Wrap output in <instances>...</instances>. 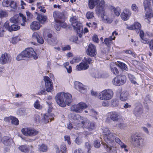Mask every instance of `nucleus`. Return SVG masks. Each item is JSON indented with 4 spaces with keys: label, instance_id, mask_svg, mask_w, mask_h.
<instances>
[{
    "label": "nucleus",
    "instance_id": "56",
    "mask_svg": "<svg viewBox=\"0 0 153 153\" xmlns=\"http://www.w3.org/2000/svg\"><path fill=\"white\" fill-rule=\"evenodd\" d=\"M118 104V102L116 100H112L111 105L112 107H115Z\"/></svg>",
    "mask_w": 153,
    "mask_h": 153
},
{
    "label": "nucleus",
    "instance_id": "16",
    "mask_svg": "<svg viewBox=\"0 0 153 153\" xmlns=\"http://www.w3.org/2000/svg\"><path fill=\"white\" fill-rule=\"evenodd\" d=\"M11 59V56L9 54L4 53L1 56L0 63L2 65L7 63L10 61Z\"/></svg>",
    "mask_w": 153,
    "mask_h": 153
},
{
    "label": "nucleus",
    "instance_id": "34",
    "mask_svg": "<svg viewBox=\"0 0 153 153\" xmlns=\"http://www.w3.org/2000/svg\"><path fill=\"white\" fill-rule=\"evenodd\" d=\"M73 120V119H72ZM74 120V123H75V125H73V124L72 123H68L67 124V128L69 129H71L72 128H76L77 129H78V128H76V127L79 126L80 125H77L76 123V121L75 120Z\"/></svg>",
    "mask_w": 153,
    "mask_h": 153
},
{
    "label": "nucleus",
    "instance_id": "40",
    "mask_svg": "<svg viewBox=\"0 0 153 153\" xmlns=\"http://www.w3.org/2000/svg\"><path fill=\"white\" fill-rule=\"evenodd\" d=\"M5 30H8L9 31H10V26L9 25V22L7 21L5 22L3 25V27Z\"/></svg>",
    "mask_w": 153,
    "mask_h": 153
},
{
    "label": "nucleus",
    "instance_id": "61",
    "mask_svg": "<svg viewBox=\"0 0 153 153\" xmlns=\"http://www.w3.org/2000/svg\"><path fill=\"white\" fill-rule=\"evenodd\" d=\"M78 38L77 36H72L70 39L71 41L74 42L77 41Z\"/></svg>",
    "mask_w": 153,
    "mask_h": 153
},
{
    "label": "nucleus",
    "instance_id": "22",
    "mask_svg": "<svg viewBox=\"0 0 153 153\" xmlns=\"http://www.w3.org/2000/svg\"><path fill=\"white\" fill-rule=\"evenodd\" d=\"M88 67V65L84 62L80 63L79 65H77L76 68L78 71H81L87 69Z\"/></svg>",
    "mask_w": 153,
    "mask_h": 153
},
{
    "label": "nucleus",
    "instance_id": "8",
    "mask_svg": "<svg viewBox=\"0 0 153 153\" xmlns=\"http://www.w3.org/2000/svg\"><path fill=\"white\" fill-rule=\"evenodd\" d=\"M143 140L142 138L137 134L132 135L131 137V142L134 147H139Z\"/></svg>",
    "mask_w": 153,
    "mask_h": 153
},
{
    "label": "nucleus",
    "instance_id": "53",
    "mask_svg": "<svg viewBox=\"0 0 153 153\" xmlns=\"http://www.w3.org/2000/svg\"><path fill=\"white\" fill-rule=\"evenodd\" d=\"M67 148L66 145L63 144L61 146L60 148V151L63 153H65L66 152Z\"/></svg>",
    "mask_w": 153,
    "mask_h": 153
},
{
    "label": "nucleus",
    "instance_id": "35",
    "mask_svg": "<svg viewBox=\"0 0 153 153\" xmlns=\"http://www.w3.org/2000/svg\"><path fill=\"white\" fill-rule=\"evenodd\" d=\"M39 149L40 151L45 152L47 151L48 150L47 146L44 144L39 145Z\"/></svg>",
    "mask_w": 153,
    "mask_h": 153
},
{
    "label": "nucleus",
    "instance_id": "31",
    "mask_svg": "<svg viewBox=\"0 0 153 153\" xmlns=\"http://www.w3.org/2000/svg\"><path fill=\"white\" fill-rule=\"evenodd\" d=\"M11 141V139L7 137H3L2 140L3 143L6 146L10 145Z\"/></svg>",
    "mask_w": 153,
    "mask_h": 153
},
{
    "label": "nucleus",
    "instance_id": "24",
    "mask_svg": "<svg viewBox=\"0 0 153 153\" xmlns=\"http://www.w3.org/2000/svg\"><path fill=\"white\" fill-rule=\"evenodd\" d=\"M115 34V35H117V33L116 32L114 31L112 33V36H110L108 38H105L104 40V42L105 44L109 46L110 44L112 42V40H114L115 38V36H114L112 37V36H114V34Z\"/></svg>",
    "mask_w": 153,
    "mask_h": 153
},
{
    "label": "nucleus",
    "instance_id": "15",
    "mask_svg": "<svg viewBox=\"0 0 153 153\" xmlns=\"http://www.w3.org/2000/svg\"><path fill=\"white\" fill-rule=\"evenodd\" d=\"M44 80L45 83L46 91L48 92L51 91L53 88V84L51 79L49 77L45 76L44 77Z\"/></svg>",
    "mask_w": 153,
    "mask_h": 153
},
{
    "label": "nucleus",
    "instance_id": "48",
    "mask_svg": "<svg viewBox=\"0 0 153 153\" xmlns=\"http://www.w3.org/2000/svg\"><path fill=\"white\" fill-rule=\"evenodd\" d=\"M7 16V14L6 12L3 10L0 11V18H2L6 17Z\"/></svg>",
    "mask_w": 153,
    "mask_h": 153
},
{
    "label": "nucleus",
    "instance_id": "37",
    "mask_svg": "<svg viewBox=\"0 0 153 153\" xmlns=\"http://www.w3.org/2000/svg\"><path fill=\"white\" fill-rule=\"evenodd\" d=\"M20 28V27L16 24H13L10 26V32L17 30Z\"/></svg>",
    "mask_w": 153,
    "mask_h": 153
},
{
    "label": "nucleus",
    "instance_id": "20",
    "mask_svg": "<svg viewBox=\"0 0 153 153\" xmlns=\"http://www.w3.org/2000/svg\"><path fill=\"white\" fill-rule=\"evenodd\" d=\"M133 112L137 118H140L143 114V109L140 107H137L134 110Z\"/></svg>",
    "mask_w": 153,
    "mask_h": 153
},
{
    "label": "nucleus",
    "instance_id": "57",
    "mask_svg": "<svg viewBox=\"0 0 153 153\" xmlns=\"http://www.w3.org/2000/svg\"><path fill=\"white\" fill-rule=\"evenodd\" d=\"M5 32V30L3 27H0V37H1L3 36V33Z\"/></svg>",
    "mask_w": 153,
    "mask_h": 153
},
{
    "label": "nucleus",
    "instance_id": "54",
    "mask_svg": "<svg viewBox=\"0 0 153 153\" xmlns=\"http://www.w3.org/2000/svg\"><path fill=\"white\" fill-rule=\"evenodd\" d=\"M89 111H90L92 115H93V116H94V115H95L94 117L96 119H97V116L98 115L97 112L93 109L89 110Z\"/></svg>",
    "mask_w": 153,
    "mask_h": 153
},
{
    "label": "nucleus",
    "instance_id": "39",
    "mask_svg": "<svg viewBox=\"0 0 153 153\" xmlns=\"http://www.w3.org/2000/svg\"><path fill=\"white\" fill-rule=\"evenodd\" d=\"M118 65L122 69L126 70L127 69L126 65L122 62H119L118 64Z\"/></svg>",
    "mask_w": 153,
    "mask_h": 153
},
{
    "label": "nucleus",
    "instance_id": "51",
    "mask_svg": "<svg viewBox=\"0 0 153 153\" xmlns=\"http://www.w3.org/2000/svg\"><path fill=\"white\" fill-rule=\"evenodd\" d=\"M84 62L86 63V64H87L88 65L89 64H90V63H92V60L89 57H85L84 59Z\"/></svg>",
    "mask_w": 153,
    "mask_h": 153
},
{
    "label": "nucleus",
    "instance_id": "17",
    "mask_svg": "<svg viewBox=\"0 0 153 153\" xmlns=\"http://www.w3.org/2000/svg\"><path fill=\"white\" fill-rule=\"evenodd\" d=\"M65 13L64 12H60L58 11H55L53 13V16L56 22H60L61 20L64 19Z\"/></svg>",
    "mask_w": 153,
    "mask_h": 153
},
{
    "label": "nucleus",
    "instance_id": "6",
    "mask_svg": "<svg viewBox=\"0 0 153 153\" xmlns=\"http://www.w3.org/2000/svg\"><path fill=\"white\" fill-rule=\"evenodd\" d=\"M113 95V91L111 90H104L99 94L98 98L100 100H107L111 99Z\"/></svg>",
    "mask_w": 153,
    "mask_h": 153
},
{
    "label": "nucleus",
    "instance_id": "10",
    "mask_svg": "<svg viewBox=\"0 0 153 153\" xmlns=\"http://www.w3.org/2000/svg\"><path fill=\"white\" fill-rule=\"evenodd\" d=\"M48 105L49 108L48 110V113L45 114L44 115L43 118L42 120L45 123H47L49 122V120L51 121L52 120H53L54 118V115L52 114H50L49 112L51 111L52 107L50 106L51 104L49 103H47Z\"/></svg>",
    "mask_w": 153,
    "mask_h": 153
},
{
    "label": "nucleus",
    "instance_id": "47",
    "mask_svg": "<svg viewBox=\"0 0 153 153\" xmlns=\"http://www.w3.org/2000/svg\"><path fill=\"white\" fill-rule=\"evenodd\" d=\"M131 8L133 11H134L136 12H137L138 11V8L137 6V5L135 4H133L131 6Z\"/></svg>",
    "mask_w": 153,
    "mask_h": 153
},
{
    "label": "nucleus",
    "instance_id": "12",
    "mask_svg": "<svg viewBox=\"0 0 153 153\" xmlns=\"http://www.w3.org/2000/svg\"><path fill=\"white\" fill-rule=\"evenodd\" d=\"M149 4L144 6V8L146 11V19L149 21V23H151L152 20H153V16L152 10L150 8Z\"/></svg>",
    "mask_w": 153,
    "mask_h": 153
},
{
    "label": "nucleus",
    "instance_id": "1",
    "mask_svg": "<svg viewBox=\"0 0 153 153\" xmlns=\"http://www.w3.org/2000/svg\"><path fill=\"white\" fill-rule=\"evenodd\" d=\"M71 118L75 121L77 124L80 125L82 127L90 131H92L96 128V125L95 122L91 121L87 118L82 117L79 114H72Z\"/></svg>",
    "mask_w": 153,
    "mask_h": 153
},
{
    "label": "nucleus",
    "instance_id": "11",
    "mask_svg": "<svg viewBox=\"0 0 153 153\" xmlns=\"http://www.w3.org/2000/svg\"><path fill=\"white\" fill-rule=\"evenodd\" d=\"M77 20V19L76 17L74 16L70 18V21L71 22L72 25L73 26L74 29L77 28L78 31L81 32L82 31V24L80 23Z\"/></svg>",
    "mask_w": 153,
    "mask_h": 153
},
{
    "label": "nucleus",
    "instance_id": "36",
    "mask_svg": "<svg viewBox=\"0 0 153 153\" xmlns=\"http://www.w3.org/2000/svg\"><path fill=\"white\" fill-rule=\"evenodd\" d=\"M33 120L36 123H39L41 121V118L39 115L38 114H35L34 115Z\"/></svg>",
    "mask_w": 153,
    "mask_h": 153
},
{
    "label": "nucleus",
    "instance_id": "14",
    "mask_svg": "<svg viewBox=\"0 0 153 153\" xmlns=\"http://www.w3.org/2000/svg\"><path fill=\"white\" fill-rule=\"evenodd\" d=\"M86 52L87 54L91 57H94L97 54V51L95 45L92 44H90L88 46Z\"/></svg>",
    "mask_w": 153,
    "mask_h": 153
},
{
    "label": "nucleus",
    "instance_id": "28",
    "mask_svg": "<svg viewBox=\"0 0 153 153\" xmlns=\"http://www.w3.org/2000/svg\"><path fill=\"white\" fill-rule=\"evenodd\" d=\"M37 19L41 23H44L47 19V17L45 16H43L42 15L38 14L37 17Z\"/></svg>",
    "mask_w": 153,
    "mask_h": 153
},
{
    "label": "nucleus",
    "instance_id": "43",
    "mask_svg": "<svg viewBox=\"0 0 153 153\" xmlns=\"http://www.w3.org/2000/svg\"><path fill=\"white\" fill-rule=\"evenodd\" d=\"M129 78L130 80L131 81V82L134 84H136L137 83L136 81H135L136 79L132 75L130 74L128 75Z\"/></svg>",
    "mask_w": 153,
    "mask_h": 153
},
{
    "label": "nucleus",
    "instance_id": "29",
    "mask_svg": "<svg viewBox=\"0 0 153 153\" xmlns=\"http://www.w3.org/2000/svg\"><path fill=\"white\" fill-rule=\"evenodd\" d=\"M115 65L113 63H110V66L111 70V72L115 75H117L119 73V71L114 66Z\"/></svg>",
    "mask_w": 153,
    "mask_h": 153
},
{
    "label": "nucleus",
    "instance_id": "27",
    "mask_svg": "<svg viewBox=\"0 0 153 153\" xmlns=\"http://www.w3.org/2000/svg\"><path fill=\"white\" fill-rule=\"evenodd\" d=\"M129 94L126 91L121 92L120 96V100L122 101H125L128 99Z\"/></svg>",
    "mask_w": 153,
    "mask_h": 153
},
{
    "label": "nucleus",
    "instance_id": "64",
    "mask_svg": "<svg viewBox=\"0 0 153 153\" xmlns=\"http://www.w3.org/2000/svg\"><path fill=\"white\" fill-rule=\"evenodd\" d=\"M74 153H84L82 150L78 149L74 150Z\"/></svg>",
    "mask_w": 153,
    "mask_h": 153
},
{
    "label": "nucleus",
    "instance_id": "21",
    "mask_svg": "<svg viewBox=\"0 0 153 153\" xmlns=\"http://www.w3.org/2000/svg\"><path fill=\"white\" fill-rule=\"evenodd\" d=\"M32 37L33 39L37 40V42L41 44H43L44 42L43 38L36 32H35L33 33Z\"/></svg>",
    "mask_w": 153,
    "mask_h": 153
},
{
    "label": "nucleus",
    "instance_id": "41",
    "mask_svg": "<svg viewBox=\"0 0 153 153\" xmlns=\"http://www.w3.org/2000/svg\"><path fill=\"white\" fill-rule=\"evenodd\" d=\"M92 76L95 78H99L102 77L101 73L98 71L95 72L92 74Z\"/></svg>",
    "mask_w": 153,
    "mask_h": 153
},
{
    "label": "nucleus",
    "instance_id": "44",
    "mask_svg": "<svg viewBox=\"0 0 153 153\" xmlns=\"http://www.w3.org/2000/svg\"><path fill=\"white\" fill-rule=\"evenodd\" d=\"M87 18L88 19L93 18L94 17V13L93 12H88L86 14Z\"/></svg>",
    "mask_w": 153,
    "mask_h": 153
},
{
    "label": "nucleus",
    "instance_id": "2",
    "mask_svg": "<svg viewBox=\"0 0 153 153\" xmlns=\"http://www.w3.org/2000/svg\"><path fill=\"white\" fill-rule=\"evenodd\" d=\"M56 99L57 103L63 107L66 106V104L69 105L72 101L71 95L68 93H58L56 96Z\"/></svg>",
    "mask_w": 153,
    "mask_h": 153
},
{
    "label": "nucleus",
    "instance_id": "38",
    "mask_svg": "<svg viewBox=\"0 0 153 153\" xmlns=\"http://www.w3.org/2000/svg\"><path fill=\"white\" fill-rule=\"evenodd\" d=\"M134 29L137 30V31L140 30L141 29V25L138 22H135L134 24Z\"/></svg>",
    "mask_w": 153,
    "mask_h": 153
},
{
    "label": "nucleus",
    "instance_id": "9",
    "mask_svg": "<svg viewBox=\"0 0 153 153\" xmlns=\"http://www.w3.org/2000/svg\"><path fill=\"white\" fill-rule=\"evenodd\" d=\"M22 134L27 136L33 137L37 135L38 131L34 128H24L21 130Z\"/></svg>",
    "mask_w": 153,
    "mask_h": 153
},
{
    "label": "nucleus",
    "instance_id": "18",
    "mask_svg": "<svg viewBox=\"0 0 153 153\" xmlns=\"http://www.w3.org/2000/svg\"><path fill=\"white\" fill-rule=\"evenodd\" d=\"M131 15V12L130 10L127 8H125L120 14L122 19L124 21L128 20Z\"/></svg>",
    "mask_w": 153,
    "mask_h": 153
},
{
    "label": "nucleus",
    "instance_id": "7",
    "mask_svg": "<svg viewBox=\"0 0 153 153\" xmlns=\"http://www.w3.org/2000/svg\"><path fill=\"white\" fill-rule=\"evenodd\" d=\"M87 107V105L85 103L81 102L77 104L72 105L71 107V111L79 113L82 112L84 109Z\"/></svg>",
    "mask_w": 153,
    "mask_h": 153
},
{
    "label": "nucleus",
    "instance_id": "25",
    "mask_svg": "<svg viewBox=\"0 0 153 153\" xmlns=\"http://www.w3.org/2000/svg\"><path fill=\"white\" fill-rule=\"evenodd\" d=\"M110 9L111 12H113L116 16H118L120 15L121 12V9L120 7H115L113 6H111Z\"/></svg>",
    "mask_w": 153,
    "mask_h": 153
},
{
    "label": "nucleus",
    "instance_id": "46",
    "mask_svg": "<svg viewBox=\"0 0 153 153\" xmlns=\"http://www.w3.org/2000/svg\"><path fill=\"white\" fill-rule=\"evenodd\" d=\"M114 140L118 144L121 146H123L124 145V143H123L121 140L118 138L116 137L115 138H114Z\"/></svg>",
    "mask_w": 153,
    "mask_h": 153
},
{
    "label": "nucleus",
    "instance_id": "55",
    "mask_svg": "<svg viewBox=\"0 0 153 153\" xmlns=\"http://www.w3.org/2000/svg\"><path fill=\"white\" fill-rule=\"evenodd\" d=\"M103 133L104 134V136L106 135L109 134L111 133L110 130L108 128H105L103 130Z\"/></svg>",
    "mask_w": 153,
    "mask_h": 153
},
{
    "label": "nucleus",
    "instance_id": "4",
    "mask_svg": "<svg viewBox=\"0 0 153 153\" xmlns=\"http://www.w3.org/2000/svg\"><path fill=\"white\" fill-rule=\"evenodd\" d=\"M100 0H89L88 6L89 7L92 9L95 6L97 5L96 9V12L97 14L102 13H103L104 8L105 7V1L104 0H101L99 4Z\"/></svg>",
    "mask_w": 153,
    "mask_h": 153
},
{
    "label": "nucleus",
    "instance_id": "60",
    "mask_svg": "<svg viewBox=\"0 0 153 153\" xmlns=\"http://www.w3.org/2000/svg\"><path fill=\"white\" fill-rule=\"evenodd\" d=\"M10 7L13 9H15L16 7V3L14 1H12L10 4Z\"/></svg>",
    "mask_w": 153,
    "mask_h": 153
},
{
    "label": "nucleus",
    "instance_id": "32",
    "mask_svg": "<svg viewBox=\"0 0 153 153\" xmlns=\"http://www.w3.org/2000/svg\"><path fill=\"white\" fill-rule=\"evenodd\" d=\"M19 149L21 152L25 153H28L30 151L29 147L27 146H21L19 147Z\"/></svg>",
    "mask_w": 153,
    "mask_h": 153
},
{
    "label": "nucleus",
    "instance_id": "19",
    "mask_svg": "<svg viewBox=\"0 0 153 153\" xmlns=\"http://www.w3.org/2000/svg\"><path fill=\"white\" fill-rule=\"evenodd\" d=\"M74 85L75 88L79 90L81 93L85 94L86 92L87 89L82 83L78 82H76L74 83Z\"/></svg>",
    "mask_w": 153,
    "mask_h": 153
},
{
    "label": "nucleus",
    "instance_id": "50",
    "mask_svg": "<svg viewBox=\"0 0 153 153\" xmlns=\"http://www.w3.org/2000/svg\"><path fill=\"white\" fill-rule=\"evenodd\" d=\"M34 107L36 108L37 109L40 108L41 106L39 103V102L38 100H37L36 101L34 104Z\"/></svg>",
    "mask_w": 153,
    "mask_h": 153
},
{
    "label": "nucleus",
    "instance_id": "42",
    "mask_svg": "<svg viewBox=\"0 0 153 153\" xmlns=\"http://www.w3.org/2000/svg\"><path fill=\"white\" fill-rule=\"evenodd\" d=\"M10 119L11 120V123L15 125L19 124V121L16 118L13 117H10Z\"/></svg>",
    "mask_w": 153,
    "mask_h": 153
},
{
    "label": "nucleus",
    "instance_id": "45",
    "mask_svg": "<svg viewBox=\"0 0 153 153\" xmlns=\"http://www.w3.org/2000/svg\"><path fill=\"white\" fill-rule=\"evenodd\" d=\"M20 40L18 36H16L12 38V39L11 42L13 44H15L18 42Z\"/></svg>",
    "mask_w": 153,
    "mask_h": 153
},
{
    "label": "nucleus",
    "instance_id": "62",
    "mask_svg": "<svg viewBox=\"0 0 153 153\" xmlns=\"http://www.w3.org/2000/svg\"><path fill=\"white\" fill-rule=\"evenodd\" d=\"M93 40L94 42L97 43L98 42L99 39L97 35H94V36L93 37Z\"/></svg>",
    "mask_w": 153,
    "mask_h": 153
},
{
    "label": "nucleus",
    "instance_id": "5",
    "mask_svg": "<svg viewBox=\"0 0 153 153\" xmlns=\"http://www.w3.org/2000/svg\"><path fill=\"white\" fill-rule=\"evenodd\" d=\"M33 58L34 59L37 58V56L32 48H30L25 49L21 53L18 55L16 57L17 60L24 59L26 58Z\"/></svg>",
    "mask_w": 153,
    "mask_h": 153
},
{
    "label": "nucleus",
    "instance_id": "13",
    "mask_svg": "<svg viewBox=\"0 0 153 153\" xmlns=\"http://www.w3.org/2000/svg\"><path fill=\"white\" fill-rule=\"evenodd\" d=\"M126 80V76L123 75L114 78L112 82L115 85L119 86L123 85L125 82Z\"/></svg>",
    "mask_w": 153,
    "mask_h": 153
},
{
    "label": "nucleus",
    "instance_id": "63",
    "mask_svg": "<svg viewBox=\"0 0 153 153\" xmlns=\"http://www.w3.org/2000/svg\"><path fill=\"white\" fill-rule=\"evenodd\" d=\"M65 68L66 69L68 73H70L72 71V68L71 66L69 65H67L66 66Z\"/></svg>",
    "mask_w": 153,
    "mask_h": 153
},
{
    "label": "nucleus",
    "instance_id": "3",
    "mask_svg": "<svg viewBox=\"0 0 153 153\" xmlns=\"http://www.w3.org/2000/svg\"><path fill=\"white\" fill-rule=\"evenodd\" d=\"M114 134L111 133L106 135L104 136V139L106 143L102 142V144L104 145V147L108 152H112L115 151L116 148L114 147L115 142L114 141Z\"/></svg>",
    "mask_w": 153,
    "mask_h": 153
},
{
    "label": "nucleus",
    "instance_id": "30",
    "mask_svg": "<svg viewBox=\"0 0 153 153\" xmlns=\"http://www.w3.org/2000/svg\"><path fill=\"white\" fill-rule=\"evenodd\" d=\"M45 39L47 40L48 43L50 45H54L57 43V39L56 37H53L51 39H46V38Z\"/></svg>",
    "mask_w": 153,
    "mask_h": 153
},
{
    "label": "nucleus",
    "instance_id": "49",
    "mask_svg": "<svg viewBox=\"0 0 153 153\" xmlns=\"http://www.w3.org/2000/svg\"><path fill=\"white\" fill-rule=\"evenodd\" d=\"M64 21L65 20L64 19L62 20H60V22H57V23H59L60 24V25L63 28H65L67 26V25L66 24L64 23Z\"/></svg>",
    "mask_w": 153,
    "mask_h": 153
},
{
    "label": "nucleus",
    "instance_id": "59",
    "mask_svg": "<svg viewBox=\"0 0 153 153\" xmlns=\"http://www.w3.org/2000/svg\"><path fill=\"white\" fill-rule=\"evenodd\" d=\"M2 4L4 7H8L10 5V2L7 0L4 1L2 2Z\"/></svg>",
    "mask_w": 153,
    "mask_h": 153
},
{
    "label": "nucleus",
    "instance_id": "23",
    "mask_svg": "<svg viewBox=\"0 0 153 153\" xmlns=\"http://www.w3.org/2000/svg\"><path fill=\"white\" fill-rule=\"evenodd\" d=\"M110 118L114 121H117L120 118L119 114L115 112H111L110 113Z\"/></svg>",
    "mask_w": 153,
    "mask_h": 153
},
{
    "label": "nucleus",
    "instance_id": "52",
    "mask_svg": "<svg viewBox=\"0 0 153 153\" xmlns=\"http://www.w3.org/2000/svg\"><path fill=\"white\" fill-rule=\"evenodd\" d=\"M100 145L99 141L97 140H95L94 142V146L95 147L98 148L100 147Z\"/></svg>",
    "mask_w": 153,
    "mask_h": 153
},
{
    "label": "nucleus",
    "instance_id": "58",
    "mask_svg": "<svg viewBox=\"0 0 153 153\" xmlns=\"http://www.w3.org/2000/svg\"><path fill=\"white\" fill-rule=\"evenodd\" d=\"M65 140L67 141L68 143V144L70 145L71 143V142L70 141V136H69L66 135L64 137Z\"/></svg>",
    "mask_w": 153,
    "mask_h": 153
},
{
    "label": "nucleus",
    "instance_id": "33",
    "mask_svg": "<svg viewBox=\"0 0 153 153\" xmlns=\"http://www.w3.org/2000/svg\"><path fill=\"white\" fill-rule=\"evenodd\" d=\"M19 16L18 15H16L11 17L10 19V22L12 23L16 24L19 21Z\"/></svg>",
    "mask_w": 153,
    "mask_h": 153
},
{
    "label": "nucleus",
    "instance_id": "26",
    "mask_svg": "<svg viewBox=\"0 0 153 153\" xmlns=\"http://www.w3.org/2000/svg\"><path fill=\"white\" fill-rule=\"evenodd\" d=\"M30 27L31 29L33 30H38L40 28V24L39 22L34 21L32 23Z\"/></svg>",
    "mask_w": 153,
    "mask_h": 153
}]
</instances>
